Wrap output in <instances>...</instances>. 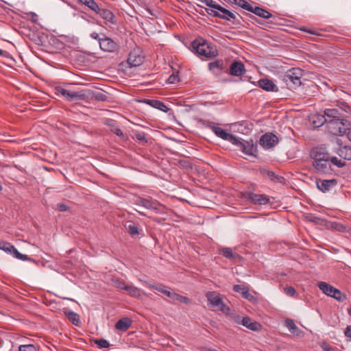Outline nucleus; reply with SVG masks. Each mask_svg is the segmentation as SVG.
<instances>
[{
	"label": "nucleus",
	"mask_w": 351,
	"mask_h": 351,
	"mask_svg": "<svg viewBox=\"0 0 351 351\" xmlns=\"http://www.w3.org/2000/svg\"><path fill=\"white\" fill-rule=\"evenodd\" d=\"M221 254L226 258L233 259L239 256L237 254H234L232 249L230 247H223L220 250Z\"/></svg>",
	"instance_id": "nucleus-31"
},
{
	"label": "nucleus",
	"mask_w": 351,
	"mask_h": 351,
	"mask_svg": "<svg viewBox=\"0 0 351 351\" xmlns=\"http://www.w3.org/2000/svg\"><path fill=\"white\" fill-rule=\"evenodd\" d=\"M38 19V16L35 13H32V21L36 22Z\"/></svg>",
	"instance_id": "nucleus-63"
},
{
	"label": "nucleus",
	"mask_w": 351,
	"mask_h": 351,
	"mask_svg": "<svg viewBox=\"0 0 351 351\" xmlns=\"http://www.w3.org/2000/svg\"><path fill=\"white\" fill-rule=\"evenodd\" d=\"M111 131L113 133H114L115 134H117L118 136H120V137L124 136V134H123V132H122V130L119 128H117V126H114L113 128H111Z\"/></svg>",
	"instance_id": "nucleus-51"
},
{
	"label": "nucleus",
	"mask_w": 351,
	"mask_h": 351,
	"mask_svg": "<svg viewBox=\"0 0 351 351\" xmlns=\"http://www.w3.org/2000/svg\"><path fill=\"white\" fill-rule=\"evenodd\" d=\"M310 221L316 224H319V225L324 226H326V225H327L326 220H324L323 219H321V218L315 217V216L311 217Z\"/></svg>",
	"instance_id": "nucleus-43"
},
{
	"label": "nucleus",
	"mask_w": 351,
	"mask_h": 351,
	"mask_svg": "<svg viewBox=\"0 0 351 351\" xmlns=\"http://www.w3.org/2000/svg\"><path fill=\"white\" fill-rule=\"evenodd\" d=\"M14 246L10 244V243L3 242L0 243V249L4 250L5 252H9L11 254L12 250Z\"/></svg>",
	"instance_id": "nucleus-41"
},
{
	"label": "nucleus",
	"mask_w": 351,
	"mask_h": 351,
	"mask_svg": "<svg viewBox=\"0 0 351 351\" xmlns=\"http://www.w3.org/2000/svg\"><path fill=\"white\" fill-rule=\"evenodd\" d=\"M125 227L130 235L136 236L139 234L138 228L134 223L129 222V223L126 225Z\"/></svg>",
	"instance_id": "nucleus-32"
},
{
	"label": "nucleus",
	"mask_w": 351,
	"mask_h": 351,
	"mask_svg": "<svg viewBox=\"0 0 351 351\" xmlns=\"http://www.w3.org/2000/svg\"><path fill=\"white\" fill-rule=\"evenodd\" d=\"M135 204L138 206H142L147 209L155 210L158 213H165L166 207L160 204L158 201L149 198L138 197L136 199Z\"/></svg>",
	"instance_id": "nucleus-8"
},
{
	"label": "nucleus",
	"mask_w": 351,
	"mask_h": 351,
	"mask_svg": "<svg viewBox=\"0 0 351 351\" xmlns=\"http://www.w3.org/2000/svg\"><path fill=\"white\" fill-rule=\"evenodd\" d=\"M135 137L136 138L141 142L147 143V141L146 139V134L143 132H137L135 133Z\"/></svg>",
	"instance_id": "nucleus-46"
},
{
	"label": "nucleus",
	"mask_w": 351,
	"mask_h": 351,
	"mask_svg": "<svg viewBox=\"0 0 351 351\" xmlns=\"http://www.w3.org/2000/svg\"><path fill=\"white\" fill-rule=\"evenodd\" d=\"M145 102L147 104H149V106H151L155 108L159 109L165 112H167V110L169 109L167 108V106L163 102H162L159 100L148 99Z\"/></svg>",
	"instance_id": "nucleus-25"
},
{
	"label": "nucleus",
	"mask_w": 351,
	"mask_h": 351,
	"mask_svg": "<svg viewBox=\"0 0 351 351\" xmlns=\"http://www.w3.org/2000/svg\"><path fill=\"white\" fill-rule=\"evenodd\" d=\"M126 291L128 292V293L130 294V296L136 298H140L141 296L142 293L143 294H145L144 292H143L138 288L132 286V285L128 286V287L126 288Z\"/></svg>",
	"instance_id": "nucleus-29"
},
{
	"label": "nucleus",
	"mask_w": 351,
	"mask_h": 351,
	"mask_svg": "<svg viewBox=\"0 0 351 351\" xmlns=\"http://www.w3.org/2000/svg\"><path fill=\"white\" fill-rule=\"evenodd\" d=\"M208 305L213 308L221 311L224 314H228L230 308L223 301L222 295L217 291H208L206 293Z\"/></svg>",
	"instance_id": "nucleus-4"
},
{
	"label": "nucleus",
	"mask_w": 351,
	"mask_h": 351,
	"mask_svg": "<svg viewBox=\"0 0 351 351\" xmlns=\"http://www.w3.org/2000/svg\"><path fill=\"white\" fill-rule=\"evenodd\" d=\"M302 76L303 70L300 68H292L283 75L282 80L290 88H295L301 85Z\"/></svg>",
	"instance_id": "nucleus-5"
},
{
	"label": "nucleus",
	"mask_w": 351,
	"mask_h": 351,
	"mask_svg": "<svg viewBox=\"0 0 351 351\" xmlns=\"http://www.w3.org/2000/svg\"><path fill=\"white\" fill-rule=\"evenodd\" d=\"M132 321L130 318L123 317L120 319L115 324L116 329L125 332L132 325Z\"/></svg>",
	"instance_id": "nucleus-23"
},
{
	"label": "nucleus",
	"mask_w": 351,
	"mask_h": 351,
	"mask_svg": "<svg viewBox=\"0 0 351 351\" xmlns=\"http://www.w3.org/2000/svg\"><path fill=\"white\" fill-rule=\"evenodd\" d=\"M180 165L186 168V169H191V162L187 160H180L179 161Z\"/></svg>",
	"instance_id": "nucleus-52"
},
{
	"label": "nucleus",
	"mask_w": 351,
	"mask_h": 351,
	"mask_svg": "<svg viewBox=\"0 0 351 351\" xmlns=\"http://www.w3.org/2000/svg\"><path fill=\"white\" fill-rule=\"evenodd\" d=\"M344 333L346 337L351 338V326H348L346 327Z\"/></svg>",
	"instance_id": "nucleus-61"
},
{
	"label": "nucleus",
	"mask_w": 351,
	"mask_h": 351,
	"mask_svg": "<svg viewBox=\"0 0 351 351\" xmlns=\"http://www.w3.org/2000/svg\"><path fill=\"white\" fill-rule=\"evenodd\" d=\"M236 145L239 146L241 150L245 154L255 156L257 152V146L253 143V141H243L239 139V142Z\"/></svg>",
	"instance_id": "nucleus-14"
},
{
	"label": "nucleus",
	"mask_w": 351,
	"mask_h": 351,
	"mask_svg": "<svg viewBox=\"0 0 351 351\" xmlns=\"http://www.w3.org/2000/svg\"><path fill=\"white\" fill-rule=\"evenodd\" d=\"M93 97L97 101H104L108 99V96L102 92H96L93 94Z\"/></svg>",
	"instance_id": "nucleus-42"
},
{
	"label": "nucleus",
	"mask_w": 351,
	"mask_h": 351,
	"mask_svg": "<svg viewBox=\"0 0 351 351\" xmlns=\"http://www.w3.org/2000/svg\"><path fill=\"white\" fill-rule=\"evenodd\" d=\"M337 106L341 109V110L344 111L346 113H351V108L350 106L345 101H337Z\"/></svg>",
	"instance_id": "nucleus-35"
},
{
	"label": "nucleus",
	"mask_w": 351,
	"mask_h": 351,
	"mask_svg": "<svg viewBox=\"0 0 351 351\" xmlns=\"http://www.w3.org/2000/svg\"><path fill=\"white\" fill-rule=\"evenodd\" d=\"M115 286L118 289L126 291V288L128 287V285H125V283L122 281H117L116 282Z\"/></svg>",
	"instance_id": "nucleus-55"
},
{
	"label": "nucleus",
	"mask_w": 351,
	"mask_h": 351,
	"mask_svg": "<svg viewBox=\"0 0 351 351\" xmlns=\"http://www.w3.org/2000/svg\"><path fill=\"white\" fill-rule=\"evenodd\" d=\"M247 288V287L242 285H235L233 287L234 291L237 293H239L242 295L243 291Z\"/></svg>",
	"instance_id": "nucleus-49"
},
{
	"label": "nucleus",
	"mask_w": 351,
	"mask_h": 351,
	"mask_svg": "<svg viewBox=\"0 0 351 351\" xmlns=\"http://www.w3.org/2000/svg\"><path fill=\"white\" fill-rule=\"evenodd\" d=\"M206 11L208 13V14H209L210 16H213L218 17V18L220 17L219 12H217L218 10H217L214 8H208L206 9Z\"/></svg>",
	"instance_id": "nucleus-50"
},
{
	"label": "nucleus",
	"mask_w": 351,
	"mask_h": 351,
	"mask_svg": "<svg viewBox=\"0 0 351 351\" xmlns=\"http://www.w3.org/2000/svg\"><path fill=\"white\" fill-rule=\"evenodd\" d=\"M326 227L327 228H330L332 230H335L338 232H343L346 230V227L343 226L342 223L334 221V222H330L327 221V225H326Z\"/></svg>",
	"instance_id": "nucleus-28"
},
{
	"label": "nucleus",
	"mask_w": 351,
	"mask_h": 351,
	"mask_svg": "<svg viewBox=\"0 0 351 351\" xmlns=\"http://www.w3.org/2000/svg\"><path fill=\"white\" fill-rule=\"evenodd\" d=\"M57 209L59 211L63 212L69 209V207L66 204H57Z\"/></svg>",
	"instance_id": "nucleus-59"
},
{
	"label": "nucleus",
	"mask_w": 351,
	"mask_h": 351,
	"mask_svg": "<svg viewBox=\"0 0 351 351\" xmlns=\"http://www.w3.org/2000/svg\"><path fill=\"white\" fill-rule=\"evenodd\" d=\"M203 123L206 128H210L218 137L228 141L232 144H237L239 142V138L220 128L219 124L206 121H204Z\"/></svg>",
	"instance_id": "nucleus-7"
},
{
	"label": "nucleus",
	"mask_w": 351,
	"mask_h": 351,
	"mask_svg": "<svg viewBox=\"0 0 351 351\" xmlns=\"http://www.w3.org/2000/svg\"><path fill=\"white\" fill-rule=\"evenodd\" d=\"M202 3L206 4L208 7L216 9L218 6L219 3L214 1L213 0H202L201 1Z\"/></svg>",
	"instance_id": "nucleus-47"
},
{
	"label": "nucleus",
	"mask_w": 351,
	"mask_h": 351,
	"mask_svg": "<svg viewBox=\"0 0 351 351\" xmlns=\"http://www.w3.org/2000/svg\"><path fill=\"white\" fill-rule=\"evenodd\" d=\"M144 57L141 54L138 50H133L129 53L127 63L131 66H138L143 64Z\"/></svg>",
	"instance_id": "nucleus-16"
},
{
	"label": "nucleus",
	"mask_w": 351,
	"mask_h": 351,
	"mask_svg": "<svg viewBox=\"0 0 351 351\" xmlns=\"http://www.w3.org/2000/svg\"><path fill=\"white\" fill-rule=\"evenodd\" d=\"M250 12L263 19H269L271 16V14L267 10L260 7L254 8L252 6V10Z\"/></svg>",
	"instance_id": "nucleus-26"
},
{
	"label": "nucleus",
	"mask_w": 351,
	"mask_h": 351,
	"mask_svg": "<svg viewBox=\"0 0 351 351\" xmlns=\"http://www.w3.org/2000/svg\"><path fill=\"white\" fill-rule=\"evenodd\" d=\"M11 254H12L15 258L19 259L21 253L15 247H14Z\"/></svg>",
	"instance_id": "nucleus-60"
},
{
	"label": "nucleus",
	"mask_w": 351,
	"mask_h": 351,
	"mask_svg": "<svg viewBox=\"0 0 351 351\" xmlns=\"http://www.w3.org/2000/svg\"><path fill=\"white\" fill-rule=\"evenodd\" d=\"M215 10H217L219 12V13H220L219 18L220 19H224L226 21H230L231 19H234V20H237V21H239V20L237 19V16L234 13L223 8L219 4L218 5V6L217 7V8Z\"/></svg>",
	"instance_id": "nucleus-21"
},
{
	"label": "nucleus",
	"mask_w": 351,
	"mask_h": 351,
	"mask_svg": "<svg viewBox=\"0 0 351 351\" xmlns=\"http://www.w3.org/2000/svg\"><path fill=\"white\" fill-rule=\"evenodd\" d=\"M285 326L289 330V331L292 333H294L295 330L298 329L297 326L295 325L293 320L291 319H287L285 322Z\"/></svg>",
	"instance_id": "nucleus-37"
},
{
	"label": "nucleus",
	"mask_w": 351,
	"mask_h": 351,
	"mask_svg": "<svg viewBox=\"0 0 351 351\" xmlns=\"http://www.w3.org/2000/svg\"><path fill=\"white\" fill-rule=\"evenodd\" d=\"M318 287L326 295L332 297L338 301H342V294L339 289L335 288L334 287L325 282H320L318 284Z\"/></svg>",
	"instance_id": "nucleus-10"
},
{
	"label": "nucleus",
	"mask_w": 351,
	"mask_h": 351,
	"mask_svg": "<svg viewBox=\"0 0 351 351\" xmlns=\"http://www.w3.org/2000/svg\"><path fill=\"white\" fill-rule=\"evenodd\" d=\"M167 81L169 84H176L178 82V76L175 74H172L169 77Z\"/></svg>",
	"instance_id": "nucleus-54"
},
{
	"label": "nucleus",
	"mask_w": 351,
	"mask_h": 351,
	"mask_svg": "<svg viewBox=\"0 0 351 351\" xmlns=\"http://www.w3.org/2000/svg\"><path fill=\"white\" fill-rule=\"evenodd\" d=\"M235 322L237 324H241L243 326L252 331H258L261 328V325L258 322L252 321L249 317H244L241 320L240 317H238L235 319Z\"/></svg>",
	"instance_id": "nucleus-17"
},
{
	"label": "nucleus",
	"mask_w": 351,
	"mask_h": 351,
	"mask_svg": "<svg viewBox=\"0 0 351 351\" xmlns=\"http://www.w3.org/2000/svg\"><path fill=\"white\" fill-rule=\"evenodd\" d=\"M90 36L93 38V39H95V40H98V42L99 43V40H101L102 39V36H101V34H97V32H92L90 34Z\"/></svg>",
	"instance_id": "nucleus-57"
},
{
	"label": "nucleus",
	"mask_w": 351,
	"mask_h": 351,
	"mask_svg": "<svg viewBox=\"0 0 351 351\" xmlns=\"http://www.w3.org/2000/svg\"><path fill=\"white\" fill-rule=\"evenodd\" d=\"M234 3L239 7L247 10H252V5L248 3L245 0H234Z\"/></svg>",
	"instance_id": "nucleus-36"
},
{
	"label": "nucleus",
	"mask_w": 351,
	"mask_h": 351,
	"mask_svg": "<svg viewBox=\"0 0 351 351\" xmlns=\"http://www.w3.org/2000/svg\"><path fill=\"white\" fill-rule=\"evenodd\" d=\"M208 66L210 70H213L215 69L221 68V64L218 61L212 62L209 63Z\"/></svg>",
	"instance_id": "nucleus-53"
},
{
	"label": "nucleus",
	"mask_w": 351,
	"mask_h": 351,
	"mask_svg": "<svg viewBox=\"0 0 351 351\" xmlns=\"http://www.w3.org/2000/svg\"><path fill=\"white\" fill-rule=\"evenodd\" d=\"M65 315L69 320L74 325L79 326L80 324V316L77 313L73 311L65 312Z\"/></svg>",
	"instance_id": "nucleus-30"
},
{
	"label": "nucleus",
	"mask_w": 351,
	"mask_h": 351,
	"mask_svg": "<svg viewBox=\"0 0 351 351\" xmlns=\"http://www.w3.org/2000/svg\"><path fill=\"white\" fill-rule=\"evenodd\" d=\"M191 46L194 51L202 58H211L218 54L214 45L208 44L203 40L197 39L193 40Z\"/></svg>",
	"instance_id": "nucleus-2"
},
{
	"label": "nucleus",
	"mask_w": 351,
	"mask_h": 351,
	"mask_svg": "<svg viewBox=\"0 0 351 351\" xmlns=\"http://www.w3.org/2000/svg\"><path fill=\"white\" fill-rule=\"evenodd\" d=\"M6 53L7 52L5 51H3V50L0 49V56H5Z\"/></svg>",
	"instance_id": "nucleus-64"
},
{
	"label": "nucleus",
	"mask_w": 351,
	"mask_h": 351,
	"mask_svg": "<svg viewBox=\"0 0 351 351\" xmlns=\"http://www.w3.org/2000/svg\"><path fill=\"white\" fill-rule=\"evenodd\" d=\"M245 72V66L241 62H234L230 67V73L232 75L241 76Z\"/></svg>",
	"instance_id": "nucleus-20"
},
{
	"label": "nucleus",
	"mask_w": 351,
	"mask_h": 351,
	"mask_svg": "<svg viewBox=\"0 0 351 351\" xmlns=\"http://www.w3.org/2000/svg\"><path fill=\"white\" fill-rule=\"evenodd\" d=\"M95 13L99 14V16L104 19V20L110 22L112 23H114V14L109 10L101 8L98 5V8L94 11Z\"/></svg>",
	"instance_id": "nucleus-22"
},
{
	"label": "nucleus",
	"mask_w": 351,
	"mask_h": 351,
	"mask_svg": "<svg viewBox=\"0 0 351 351\" xmlns=\"http://www.w3.org/2000/svg\"><path fill=\"white\" fill-rule=\"evenodd\" d=\"M324 113L328 119H341V117L339 110L336 108H326Z\"/></svg>",
	"instance_id": "nucleus-27"
},
{
	"label": "nucleus",
	"mask_w": 351,
	"mask_h": 351,
	"mask_svg": "<svg viewBox=\"0 0 351 351\" xmlns=\"http://www.w3.org/2000/svg\"><path fill=\"white\" fill-rule=\"evenodd\" d=\"M332 152L341 158L351 160V145H346L339 138H335L331 141Z\"/></svg>",
	"instance_id": "nucleus-6"
},
{
	"label": "nucleus",
	"mask_w": 351,
	"mask_h": 351,
	"mask_svg": "<svg viewBox=\"0 0 351 351\" xmlns=\"http://www.w3.org/2000/svg\"><path fill=\"white\" fill-rule=\"evenodd\" d=\"M258 86L266 91L277 92L278 90V87L274 82L269 79H261L258 82Z\"/></svg>",
	"instance_id": "nucleus-19"
},
{
	"label": "nucleus",
	"mask_w": 351,
	"mask_h": 351,
	"mask_svg": "<svg viewBox=\"0 0 351 351\" xmlns=\"http://www.w3.org/2000/svg\"><path fill=\"white\" fill-rule=\"evenodd\" d=\"M176 301L180 302L185 304H189L191 303V300L190 298L186 296L179 295L178 293L176 294V296L173 302Z\"/></svg>",
	"instance_id": "nucleus-38"
},
{
	"label": "nucleus",
	"mask_w": 351,
	"mask_h": 351,
	"mask_svg": "<svg viewBox=\"0 0 351 351\" xmlns=\"http://www.w3.org/2000/svg\"><path fill=\"white\" fill-rule=\"evenodd\" d=\"M19 260L29 261V260H31V258L29 257H28L27 255H25V254H21L20 257H19Z\"/></svg>",
	"instance_id": "nucleus-62"
},
{
	"label": "nucleus",
	"mask_w": 351,
	"mask_h": 351,
	"mask_svg": "<svg viewBox=\"0 0 351 351\" xmlns=\"http://www.w3.org/2000/svg\"><path fill=\"white\" fill-rule=\"evenodd\" d=\"M313 166L319 173H326L330 169V155L324 147H315L310 154Z\"/></svg>",
	"instance_id": "nucleus-1"
},
{
	"label": "nucleus",
	"mask_w": 351,
	"mask_h": 351,
	"mask_svg": "<svg viewBox=\"0 0 351 351\" xmlns=\"http://www.w3.org/2000/svg\"><path fill=\"white\" fill-rule=\"evenodd\" d=\"M245 197L254 204L266 205L269 202V197L263 194H256L252 192H248L246 193Z\"/></svg>",
	"instance_id": "nucleus-15"
},
{
	"label": "nucleus",
	"mask_w": 351,
	"mask_h": 351,
	"mask_svg": "<svg viewBox=\"0 0 351 351\" xmlns=\"http://www.w3.org/2000/svg\"><path fill=\"white\" fill-rule=\"evenodd\" d=\"M241 295L243 298L249 301H253L255 300L254 296L250 293V289L248 287L245 290V291H243Z\"/></svg>",
	"instance_id": "nucleus-45"
},
{
	"label": "nucleus",
	"mask_w": 351,
	"mask_h": 351,
	"mask_svg": "<svg viewBox=\"0 0 351 351\" xmlns=\"http://www.w3.org/2000/svg\"><path fill=\"white\" fill-rule=\"evenodd\" d=\"M80 3L85 5L91 10L95 11L98 8V4L94 0H77Z\"/></svg>",
	"instance_id": "nucleus-34"
},
{
	"label": "nucleus",
	"mask_w": 351,
	"mask_h": 351,
	"mask_svg": "<svg viewBox=\"0 0 351 351\" xmlns=\"http://www.w3.org/2000/svg\"><path fill=\"white\" fill-rule=\"evenodd\" d=\"M278 143V138L272 133H266L263 135L261 138L259 143L260 145L265 148L270 149L274 147Z\"/></svg>",
	"instance_id": "nucleus-13"
},
{
	"label": "nucleus",
	"mask_w": 351,
	"mask_h": 351,
	"mask_svg": "<svg viewBox=\"0 0 351 351\" xmlns=\"http://www.w3.org/2000/svg\"><path fill=\"white\" fill-rule=\"evenodd\" d=\"M19 351H37L36 348L32 344L22 345L19 347Z\"/></svg>",
	"instance_id": "nucleus-44"
},
{
	"label": "nucleus",
	"mask_w": 351,
	"mask_h": 351,
	"mask_svg": "<svg viewBox=\"0 0 351 351\" xmlns=\"http://www.w3.org/2000/svg\"><path fill=\"white\" fill-rule=\"evenodd\" d=\"M95 343L99 348H108L110 347L109 342L104 339H95Z\"/></svg>",
	"instance_id": "nucleus-40"
},
{
	"label": "nucleus",
	"mask_w": 351,
	"mask_h": 351,
	"mask_svg": "<svg viewBox=\"0 0 351 351\" xmlns=\"http://www.w3.org/2000/svg\"><path fill=\"white\" fill-rule=\"evenodd\" d=\"M329 119H328L325 114H316L314 115L312 117V123L314 127L319 128L322 125H323L324 123H326V125H328V121Z\"/></svg>",
	"instance_id": "nucleus-24"
},
{
	"label": "nucleus",
	"mask_w": 351,
	"mask_h": 351,
	"mask_svg": "<svg viewBox=\"0 0 351 351\" xmlns=\"http://www.w3.org/2000/svg\"><path fill=\"white\" fill-rule=\"evenodd\" d=\"M104 123L111 128H113L114 126H116L115 121L111 119H106Z\"/></svg>",
	"instance_id": "nucleus-58"
},
{
	"label": "nucleus",
	"mask_w": 351,
	"mask_h": 351,
	"mask_svg": "<svg viewBox=\"0 0 351 351\" xmlns=\"http://www.w3.org/2000/svg\"><path fill=\"white\" fill-rule=\"evenodd\" d=\"M323 351H336V350L331 347L329 344L324 343L322 346Z\"/></svg>",
	"instance_id": "nucleus-56"
},
{
	"label": "nucleus",
	"mask_w": 351,
	"mask_h": 351,
	"mask_svg": "<svg viewBox=\"0 0 351 351\" xmlns=\"http://www.w3.org/2000/svg\"><path fill=\"white\" fill-rule=\"evenodd\" d=\"M317 189L323 193H326L330 190L331 188L335 187L337 184L336 179L331 180H322L319 179L316 181Z\"/></svg>",
	"instance_id": "nucleus-18"
},
{
	"label": "nucleus",
	"mask_w": 351,
	"mask_h": 351,
	"mask_svg": "<svg viewBox=\"0 0 351 351\" xmlns=\"http://www.w3.org/2000/svg\"><path fill=\"white\" fill-rule=\"evenodd\" d=\"M102 39L99 40L100 49L106 52L114 53L119 50V44L112 38L107 37L106 34H101Z\"/></svg>",
	"instance_id": "nucleus-9"
},
{
	"label": "nucleus",
	"mask_w": 351,
	"mask_h": 351,
	"mask_svg": "<svg viewBox=\"0 0 351 351\" xmlns=\"http://www.w3.org/2000/svg\"><path fill=\"white\" fill-rule=\"evenodd\" d=\"M284 292L289 296L293 297L295 295L296 291L293 287H287L284 289Z\"/></svg>",
	"instance_id": "nucleus-48"
},
{
	"label": "nucleus",
	"mask_w": 351,
	"mask_h": 351,
	"mask_svg": "<svg viewBox=\"0 0 351 351\" xmlns=\"http://www.w3.org/2000/svg\"><path fill=\"white\" fill-rule=\"evenodd\" d=\"M337 166V167L341 168L346 166V162L341 160L338 159L336 156H330V164Z\"/></svg>",
	"instance_id": "nucleus-39"
},
{
	"label": "nucleus",
	"mask_w": 351,
	"mask_h": 351,
	"mask_svg": "<svg viewBox=\"0 0 351 351\" xmlns=\"http://www.w3.org/2000/svg\"><path fill=\"white\" fill-rule=\"evenodd\" d=\"M350 128L351 123L343 119H329L327 125L328 132L335 136L346 134Z\"/></svg>",
	"instance_id": "nucleus-3"
},
{
	"label": "nucleus",
	"mask_w": 351,
	"mask_h": 351,
	"mask_svg": "<svg viewBox=\"0 0 351 351\" xmlns=\"http://www.w3.org/2000/svg\"><path fill=\"white\" fill-rule=\"evenodd\" d=\"M60 95L65 97L68 101H72L77 99H84L86 97L84 91L73 92L68 90L62 87H58L56 88Z\"/></svg>",
	"instance_id": "nucleus-11"
},
{
	"label": "nucleus",
	"mask_w": 351,
	"mask_h": 351,
	"mask_svg": "<svg viewBox=\"0 0 351 351\" xmlns=\"http://www.w3.org/2000/svg\"><path fill=\"white\" fill-rule=\"evenodd\" d=\"M265 173L271 180L274 182L281 183L284 180L282 176L276 175V173L271 171H265Z\"/></svg>",
	"instance_id": "nucleus-33"
},
{
	"label": "nucleus",
	"mask_w": 351,
	"mask_h": 351,
	"mask_svg": "<svg viewBox=\"0 0 351 351\" xmlns=\"http://www.w3.org/2000/svg\"><path fill=\"white\" fill-rule=\"evenodd\" d=\"M144 284L149 289L156 290L165 294L166 296L171 299L172 301H173L176 293L171 291V289L170 287H167L162 284H151L147 281H144Z\"/></svg>",
	"instance_id": "nucleus-12"
}]
</instances>
